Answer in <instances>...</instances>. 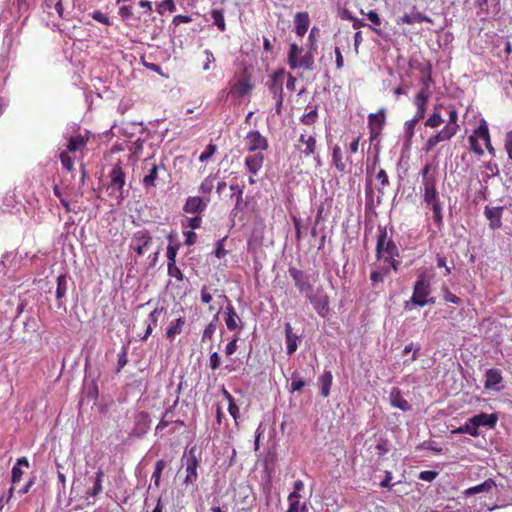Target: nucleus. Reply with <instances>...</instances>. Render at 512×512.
Segmentation results:
<instances>
[{
	"instance_id": "49530a36",
	"label": "nucleus",
	"mask_w": 512,
	"mask_h": 512,
	"mask_svg": "<svg viewBox=\"0 0 512 512\" xmlns=\"http://www.w3.org/2000/svg\"><path fill=\"white\" fill-rule=\"evenodd\" d=\"M211 17L213 19V23L218 27L221 32H224L226 29L224 14L222 10L213 9L211 11Z\"/></svg>"
},
{
	"instance_id": "603ef678",
	"label": "nucleus",
	"mask_w": 512,
	"mask_h": 512,
	"mask_svg": "<svg viewBox=\"0 0 512 512\" xmlns=\"http://www.w3.org/2000/svg\"><path fill=\"white\" fill-rule=\"evenodd\" d=\"M317 119H318V109L315 106L309 112L302 115V117L300 118V122L304 125H312L317 121Z\"/></svg>"
},
{
	"instance_id": "1a4fd4ad",
	"label": "nucleus",
	"mask_w": 512,
	"mask_h": 512,
	"mask_svg": "<svg viewBox=\"0 0 512 512\" xmlns=\"http://www.w3.org/2000/svg\"><path fill=\"white\" fill-rule=\"evenodd\" d=\"M385 109L381 108L377 113L369 115L370 141L376 140L383 129L385 123Z\"/></svg>"
},
{
	"instance_id": "09e8293b",
	"label": "nucleus",
	"mask_w": 512,
	"mask_h": 512,
	"mask_svg": "<svg viewBox=\"0 0 512 512\" xmlns=\"http://www.w3.org/2000/svg\"><path fill=\"white\" fill-rule=\"evenodd\" d=\"M443 122H444V119L442 118L440 112L438 111V108H435L434 112L426 120L425 126L430 127V128H437Z\"/></svg>"
},
{
	"instance_id": "4468645a",
	"label": "nucleus",
	"mask_w": 512,
	"mask_h": 512,
	"mask_svg": "<svg viewBox=\"0 0 512 512\" xmlns=\"http://www.w3.org/2000/svg\"><path fill=\"white\" fill-rule=\"evenodd\" d=\"M389 402L392 407L400 409L403 412H408L412 409L411 404L403 398L402 392L398 387L391 388Z\"/></svg>"
},
{
	"instance_id": "393cba45",
	"label": "nucleus",
	"mask_w": 512,
	"mask_h": 512,
	"mask_svg": "<svg viewBox=\"0 0 512 512\" xmlns=\"http://www.w3.org/2000/svg\"><path fill=\"white\" fill-rule=\"evenodd\" d=\"M431 207L433 212V220L437 227L440 229L443 226V204L439 198L426 202Z\"/></svg>"
},
{
	"instance_id": "8fccbe9b",
	"label": "nucleus",
	"mask_w": 512,
	"mask_h": 512,
	"mask_svg": "<svg viewBox=\"0 0 512 512\" xmlns=\"http://www.w3.org/2000/svg\"><path fill=\"white\" fill-rule=\"evenodd\" d=\"M128 345H123L118 353L116 372L119 373L128 363Z\"/></svg>"
},
{
	"instance_id": "69168bd1",
	"label": "nucleus",
	"mask_w": 512,
	"mask_h": 512,
	"mask_svg": "<svg viewBox=\"0 0 512 512\" xmlns=\"http://www.w3.org/2000/svg\"><path fill=\"white\" fill-rule=\"evenodd\" d=\"M217 327H215V324L214 323H209L204 331H203V334H202V342H205L206 340H210L213 338V335L216 331Z\"/></svg>"
},
{
	"instance_id": "6ab92c4d",
	"label": "nucleus",
	"mask_w": 512,
	"mask_h": 512,
	"mask_svg": "<svg viewBox=\"0 0 512 512\" xmlns=\"http://www.w3.org/2000/svg\"><path fill=\"white\" fill-rule=\"evenodd\" d=\"M472 419L477 431H479L480 427L494 428L498 421V416L495 413L487 414L482 412L473 416Z\"/></svg>"
},
{
	"instance_id": "c85d7f7f",
	"label": "nucleus",
	"mask_w": 512,
	"mask_h": 512,
	"mask_svg": "<svg viewBox=\"0 0 512 512\" xmlns=\"http://www.w3.org/2000/svg\"><path fill=\"white\" fill-rule=\"evenodd\" d=\"M28 468L29 467V461L26 457L18 458L15 465L12 468L11 471V482L12 484H16L20 482L22 476H23V470L22 468Z\"/></svg>"
},
{
	"instance_id": "4c0bfd02",
	"label": "nucleus",
	"mask_w": 512,
	"mask_h": 512,
	"mask_svg": "<svg viewBox=\"0 0 512 512\" xmlns=\"http://www.w3.org/2000/svg\"><path fill=\"white\" fill-rule=\"evenodd\" d=\"M68 276L61 274L57 277L56 298L61 300L66 296L68 290Z\"/></svg>"
},
{
	"instance_id": "72a5a7b5",
	"label": "nucleus",
	"mask_w": 512,
	"mask_h": 512,
	"mask_svg": "<svg viewBox=\"0 0 512 512\" xmlns=\"http://www.w3.org/2000/svg\"><path fill=\"white\" fill-rule=\"evenodd\" d=\"M452 434H469L473 437H478L480 432L477 431L475 423L471 418H469L464 425L452 430Z\"/></svg>"
},
{
	"instance_id": "5701e85b",
	"label": "nucleus",
	"mask_w": 512,
	"mask_h": 512,
	"mask_svg": "<svg viewBox=\"0 0 512 512\" xmlns=\"http://www.w3.org/2000/svg\"><path fill=\"white\" fill-rule=\"evenodd\" d=\"M309 16L307 12H298L294 17L295 32L298 36L303 37L309 28Z\"/></svg>"
},
{
	"instance_id": "0eeeda50",
	"label": "nucleus",
	"mask_w": 512,
	"mask_h": 512,
	"mask_svg": "<svg viewBox=\"0 0 512 512\" xmlns=\"http://www.w3.org/2000/svg\"><path fill=\"white\" fill-rule=\"evenodd\" d=\"M245 141L249 152L265 151L269 147L267 138L257 130L248 132Z\"/></svg>"
},
{
	"instance_id": "f8f14e48",
	"label": "nucleus",
	"mask_w": 512,
	"mask_h": 512,
	"mask_svg": "<svg viewBox=\"0 0 512 512\" xmlns=\"http://www.w3.org/2000/svg\"><path fill=\"white\" fill-rule=\"evenodd\" d=\"M504 208L502 206L490 207L486 206L484 209L485 217L490 221L489 227L496 230L502 227V214Z\"/></svg>"
},
{
	"instance_id": "de8ad7c7",
	"label": "nucleus",
	"mask_w": 512,
	"mask_h": 512,
	"mask_svg": "<svg viewBox=\"0 0 512 512\" xmlns=\"http://www.w3.org/2000/svg\"><path fill=\"white\" fill-rule=\"evenodd\" d=\"M217 178L216 174L208 175L200 184L199 191L204 194H209L214 188V180Z\"/></svg>"
},
{
	"instance_id": "13d9d810",
	"label": "nucleus",
	"mask_w": 512,
	"mask_h": 512,
	"mask_svg": "<svg viewBox=\"0 0 512 512\" xmlns=\"http://www.w3.org/2000/svg\"><path fill=\"white\" fill-rule=\"evenodd\" d=\"M226 239L227 237H223L222 239H219L215 243V249L213 251V254L219 259L224 258L227 255V250H225L224 248V243Z\"/></svg>"
},
{
	"instance_id": "4be33fe9",
	"label": "nucleus",
	"mask_w": 512,
	"mask_h": 512,
	"mask_svg": "<svg viewBox=\"0 0 512 512\" xmlns=\"http://www.w3.org/2000/svg\"><path fill=\"white\" fill-rule=\"evenodd\" d=\"M428 98L429 94L424 89L418 92V94L415 97L414 103L417 107V110L413 119H417L418 122L425 116L426 103L428 101Z\"/></svg>"
},
{
	"instance_id": "a211bd4d",
	"label": "nucleus",
	"mask_w": 512,
	"mask_h": 512,
	"mask_svg": "<svg viewBox=\"0 0 512 512\" xmlns=\"http://www.w3.org/2000/svg\"><path fill=\"white\" fill-rule=\"evenodd\" d=\"M422 198L423 202L426 203L430 200L439 198L437 190V178L421 182Z\"/></svg>"
},
{
	"instance_id": "b1692460",
	"label": "nucleus",
	"mask_w": 512,
	"mask_h": 512,
	"mask_svg": "<svg viewBox=\"0 0 512 512\" xmlns=\"http://www.w3.org/2000/svg\"><path fill=\"white\" fill-rule=\"evenodd\" d=\"M449 119L447 121V124L444 126V128L441 130L443 131L447 136L452 138L456 135L459 125L457 123L458 120V113L454 108H449L448 110Z\"/></svg>"
},
{
	"instance_id": "473e14b6",
	"label": "nucleus",
	"mask_w": 512,
	"mask_h": 512,
	"mask_svg": "<svg viewBox=\"0 0 512 512\" xmlns=\"http://www.w3.org/2000/svg\"><path fill=\"white\" fill-rule=\"evenodd\" d=\"M299 142L305 145V148L301 150V153L308 157L315 154L316 152V138L314 136L306 137L305 134H301Z\"/></svg>"
},
{
	"instance_id": "f704fd0d",
	"label": "nucleus",
	"mask_w": 512,
	"mask_h": 512,
	"mask_svg": "<svg viewBox=\"0 0 512 512\" xmlns=\"http://www.w3.org/2000/svg\"><path fill=\"white\" fill-rule=\"evenodd\" d=\"M376 179L380 182V186L377 187V204L382 202L384 196V188L389 185V178L384 169H380L376 175Z\"/></svg>"
},
{
	"instance_id": "37998d69",
	"label": "nucleus",
	"mask_w": 512,
	"mask_h": 512,
	"mask_svg": "<svg viewBox=\"0 0 512 512\" xmlns=\"http://www.w3.org/2000/svg\"><path fill=\"white\" fill-rule=\"evenodd\" d=\"M96 478L94 482V486L92 489L87 491V495L91 497H95L102 491V478L104 476V473L102 470H98L96 473Z\"/></svg>"
},
{
	"instance_id": "9d476101",
	"label": "nucleus",
	"mask_w": 512,
	"mask_h": 512,
	"mask_svg": "<svg viewBox=\"0 0 512 512\" xmlns=\"http://www.w3.org/2000/svg\"><path fill=\"white\" fill-rule=\"evenodd\" d=\"M152 242V236L147 230H139L134 233L131 241V248L139 255H143L145 248Z\"/></svg>"
},
{
	"instance_id": "a878e982",
	"label": "nucleus",
	"mask_w": 512,
	"mask_h": 512,
	"mask_svg": "<svg viewBox=\"0 0 512 512\" xmlns=\"http://www.w3.org/2000/svg\"><path fill=\"white\" fill-rule=\"evenodd\" d=\"M333 381L332 372L325 370L322 375L318 378V387L320 388V394L326 398L330 395V389Z\"/></svg>"
},
{
	"instance_id": "7ed1b4c3",
	"label": "nucleus",
	"mask_w": 512,
	"mask_h": 512,
	"mask_svg": "<svg viewBox=\"0 0 512 512\" xmlns=\"http://www.w3.org/2000/svg\"><path fill=\"white\" fill-rule=\"evenodd\" d=\"M303 48L298 46L296 43H292L289 47L288 52V64L291 69L304 68L305 70L314 69V56L313 50H310L301 58L298 56L302 53Z\"/></svg>"
},
{
	"instance_id": "6e6d98bb",
	"label": "nucleus",
	"mask_w": 512,
	"mask_h": 512,
	"mask_svg": "<svg viewBox=\"0 0 512 512\" xmlns=\"http://www.w3.org/2000/svg\"><path fill=\"white\" fill-rule=\"evenodd\" d=\"M475 135L481 139H483L485 142L489 143V130L486 122L482 120V122L479 124L477 129L475 130Z\"/></svg>"
},
{
	"instance_id": "f3484780",
	"label": "nucleus",
	"mask_w": 512,
	"mask_h": 512,
	"mask_svg": "<svg viewBox=\"0 0 512 512\" xmlns=\"http://www.w3.org/2000/svg\"><path fill=\"white\" fill-rule=\"evenodd\" d=\"M263 163L264 155L261 152L246 156L244 160L247 171L252 175H256L261 170Z\"/></svg>"
},
{
	"instance_id": "7c9ffc66",
	"label": "nucleus",
	"mask_w": 512,
	"mask_h": 512,
	"mask_svg": "<svg viewBox=\"0 0 512 512\" xmlns=\"http://www.w3.org/2000/svg\"><path fill=\"white\" fill-rule=\"evenodd\" d=\"M392 267L388 264H383L379 269L373 270L370 273V280L372 285L376 287L378 283H383L385 276L390 273Z\"/></svg>"
},
{
	"instance_id": "0e129e2a",
	"label": "nucleus",
	"mask_w": 512,
	"mask_h": 512,
	"mask_svg": "<svg viewBox=\"0 0 512 512\" xmlns=\"http://www.w3.org/2000/svg\"><path fill=\"white\" fill-rule=\"evenodd\" d=\"M168 275L170 277H174L178 281H182L183 277H184L180 268L177 267L176 264H173V263L171 265H168Z\"/></svg>"
},
{
	"instance_id": "5fc2aeb1",
	"label": "nucleus",
	"mask_w": 512,
	"mask_h": 512,
	"mask_svg": "<svg viewBox=\"0 0 512 512\" xmlns=\"http://www.w3.org/2000/svg\"><path fill=\"white\" fill-rule=\"evenodd\" d=\"M176 10V5L174 0H163L160 4L157 5V11L159 14H164L166 11L172 13Z\"/></svg>"
},
{
	"instance_id": "412c9836",
	"label": "nucleus",
	"mask_w": 512,
	"mask_h": 512,
	"mask_svg": "<svg viewBox=\"0 0 512 512\" xmlns=\"http://www.w3.org/2000/svg\"><path fill=\"white\" fill-rule=\"evenodd\" d=\"M207 207V203L201 197L191 196L186 199L183 210L186 213L194 214L203 212Z\"/></svg>"
},
{
	"instance_id": "f03ea898",
	"label": "nucleus",
	"mask_w": 512,
	"mask_h": 512,
	"mask_svg": "<svg viewBox=\"0 0 512 512\" xmlns=\"http://www.w3.org/2000/svg\"><path fill=\"white\" fill-rule=\"evenodd\" d=\"M431 282L425 271H421L413 287V294L409 301L405 302V308L411 309L410 305L424 307L428 304L426 298L431 294Z\"/></svg>"
},
{
	"instance_id": "20e7f679",
	"label": "nucleus",
	"mask_w": 512,
	"mask_h": 512,
	"mask_svg": "<svg viewBox=\"0 0 512 512\" xmlns=\"http://www.w3.org/2000/svg\"><path fill=\"white\" fill-rule=\"evenodd\" d=\"M283 82H284V71H276L267 82L270 93L275 100V111L276 114L280 115L283 108Z\"/></svg>"
},
{
	"instance_id": "ddd939ff",
	"label": "nucleus",
	"mask_w": 512,
	"mask_h": 512,
	"mask_svg": "<svg viewBox=\"0 0 512 512\" xmlns=\"http://www.w3.org/2000/svg\"><path fill=\"white\" fill-rule=\"evenodd\" d=\"M503 381L502 373L499 369L491 368L486 370L484 387L488 390L500 391V384Z\"/></svg>"
},
{
	"instance_id": "864d4df0",
	"label": "nucleus",
	"mask_w": 512,
	"mask_h": 512,
	"mask_svg": "<svg viewBox=\"0 0 512 512\" xmlns=\"http://www.w3.org/2000/svg\"><path fill=\"white\" fill-rule=\"evenodd\" d=\"M166 467V462L164 460H158L155 464V469L152 474V480L154 481L155 486H159L161 474L163 469Z\"/></svg>"
},
{
	"instance_id": "a19ab883",
	"label": "nucleus",
	"mask_w": 512,
	"mask_h": 512,
	"mask_svg": "<svg viewBox=\"0 0 512 512\" xmlns=\"http://www.w3.org/2000/svg\"><path fill=\"white\" fill-rule=\"evenodd\" d=\"M86 146V140L80 134L72 136L67 144V152H76Z\"/></svg>"
},
{
	"instance_id": "39448f33",
	"label": "nucleus",
	"mask_w": 512,
	"mask_h": 512,
	"mask_svg": "<svg viewBox=\"0 0 512 512\" xmlns=\"http://www.w3.org/2000/svg\"><path fill=\"white\" fill-rule=\"evenodd\" d=\"M110 184L108 189L110 190V195H116L118 199V203L124 199V187L126 184V175L120 164H116L113 166L110 174Z\"/></svg>"
},
{
	"instance_id": "ea45409f",
	"label": "nucleus",
	"mask_w": 512,
	"mask_h": 512,
	"mask_svg": "<svg viewBox=\"0 0 512 512\" xmlns=\"http://www.w3.org/2000/svg\"><path fill=\"white\" fill-rule=\"evenodd\" d=\"M332 163L335 165L336 169L339 172H344L346 169V164L343 161V154L341 148L336 145L332 151Z\"/></svg>"
},
{
	"instance_id": "9b49d317",
	"label": "nucleus",
	"mask_w": 512,
	"mask_h": 512,
	"mask_svg": "<svg viewBox=\"0 0 512 512\" xmlns=\"http://www.w3.org/2000/svg\"><path fill=\"white\" fill-rule=\"evenodd\" d=\"M151 419L147 412H139L135 416L134 426L130 435L134 437H143L150 429Z\"/></svg>"
},
{
	"instance_id": "c03bdc74",
	"label": "nucleus",
	"mask_w": 512,
	"mask_h": 512,
	"mask_svg": "<svg viewBox=\"0 0 512 512\" xmlns=\"http://www.w3.org/2000/svg\"><path fill=\"white\" fill-rule=\"evenodd\" d=\"M44 5L49 14H51L53 9L60 18H64L62 0H45Z\"/></svg>"
},
{
	"instance_id": "423d86ee",
	"label": "nucleus",
	"mask_w": 512,
	"mask_h": 512,
	"mask_svg": "<svg viewBox=\"0 0 512 512\" xmlns=\"http://www.w3.org/2000/svg\"><path fill=\"white\" fill-rule=\"evenodd\" d=\"M288 272L300 293H304L307 296L313 292V285L310 283L309 276L304 271L290 267Z\"/></svg>"
},
{
	"instance_id": "052dcab7",
	"label": "nucleus",
	"mask_w": 512,
	"mask_h": 512,
	"mask_svg": "<svg viewBox=\"0 0 512 512\" xmlns=\"http://www.w3.org/2000/svg\"><path fill=\"white\" fill-rule=\"evenodd\" d=\"M432 165L430 163H426L423 168L421 169L420 175H421V182L431 180L436 178L435 173H431Z\"/></svg>"
},
{
	"instance_id": "2eb2a0df",
	"label": "nucleus",
	"mask_w": 512,
	"mask_h": 512,
	"mask_svg": "<svg viewBox=\"0 0 512 512\" xmlns=\"http://www.w3.org/2000/svg\"><path fill=\"white\" fill-rule=\"evenodd\" d=\"M307 299L313 304L316 312L324 317L329 312V299L324 294L314 295L313 292L306 296Z\"/></svg>"
},
{
	"instance_id": "bb28decb",
	"label": "nucleus",
	"mask_w": 512,
	"mask_h": 512,
	"mask_svg": "<svg viewBox=\"0 0 512 512\" xmlns=\"http://www.w3.org/2000/svg\"><path fill=\"white\" fill-rule=\"evenodd\" d=\"M160 169L165 170L164 165H152L149 169L148 174L144 176L142 184L144 188L149 191L156 186V180L158 179V172Z\"/></svg>"
},
{
	"instance_id": "2f4dec72",
	"label": "nucleus",
	"mask_w": 512,
	"mask_h": 512,
	"mask_svg": "<svg viewBox=\"0 0 512 512\" xmlns=\"http://www.w3.org/2000/svg\"><path fill=\"white\" fill-rule=\"evenodd\" d=\"M451 138L447 136L443 131H439L436 134L430 136L423 146V150L428 153L434 149V147L443 141H448Z\"/></svg>"
},
{
	"instance_id": "6e6552de",
	"label": "nucleus",
	"mask_w": 512,
	"mask_h": 512,
	"mask_svg": "<svg viewBox=\"0 0 512 512\" xmlns=\"http://www.w3.org/2000/svg\"><path fill=\"white\" fill-rule=\"evenodd\" d=\"M199 466V460L196 457V448H191L186 457V477L184 479L185 484H193L197 478V468Z\"/></svg>"
},
{
	"instance_id": "680f3d73",
	"label": "nucleus",
	"mask_w": 512,
	"mask_h": 512,
	"mask_svg": "<svg viewBox=\"0 0 512 512\" xmlns=\"http://www.w3.org/2000/svg\"><path fill=\"white\" fill-rule=\"evenodd\" d=\"M90 15L94 20H96L104 25L110 26L112 24L109 17L106 14H104L103 12H101L100 10H95Z\"/></svg>"
},
{
	"instance_id": "79ce46f5",
	"label": "nucleus",
	"mask_w": 512,
	"mask_h": 512,
	"mask_svg": "<svg viewBox=\"0 0 512 512\" xmlns=\"http://www.w3.org/2000/svg\"><path fill=\"white\" fill-rule=\"evenodd\" d=\"M252 90V85L247 78H241L233 87V92L238 93L240 96L248 94Z\"/></svg>"
},
{
	"instance_id": "aec40b11",
	"label": "nucleus",
	"mask_w": 512,
	"mask_h": 512,
	"mask_svg": "<svg viewBox=\"0 0 512 512\" xmlns=\"http://www.w3.org/2000/svg\"><path fill=\"white\" fill-rule=\"evenodd\" d=\"M299 336L293 332L290 323L285 324V342L288 355H292L298 348Z\"/></svg>"
},
{
	"instance_id": "338daca9",
	"label": "nucleus",
	"mask_w": 512,
	"mask_h": 512,
	"mask_svg": "<svg viewBox=\"0 0 512 512\" xmlns=\"http://www.w3.org/2000/svg\"><path fill=\"white\" fill-rule=\"evenodd\" d=\"M437 476L438 472L433 470H425L420 472L419 479L426 482H432Z\"/></svg>"
},
{
	"instance_id": "cd10ccee",
	"label": "nucleus",
	"mask_w": 512,
	"mask_h": 512,
	"mask_svg": "<svg viewBox=\"0 0 512 512\" xmlns=\"http://www.w3.org/2000/svg\"><path fill=\"white\" fill-rule=\"evenodd\" d=\"M494 487H496V482L492 478H488L484 482L466 489L464 495L468 497L482 492H489Z\"/></svg>"
},
{
	"instance_id": "c9c22d12",
	"label": "nucleus",
	"mask_w": 512,
	"mask_h": 512,
	"mask_svg": "<svg viewBox=\"0 0 512 512\" xmlns=\"http://www.w3.org/2000/svg\"><path fill=\"white\" fill-rule=\"evenodd\" d=\"M184 324V317H179L175 321H172L166 330V337L169 339H173L177 334H180L182 332Z\"/></svg>"
},
{
	"instance_id": "774afa93",
	"label": "nucleus",
	"mask_w": 512,
	"mask_h": 512,
	"mask_svg": "<svg viewBox=\"0 0 512 512\" xmlns=\"http://www.w3.org/2000/svg\"><path fill=\"white\" fill-rule=\"evenodd\" d=\"M60 160H61V163H62L63 167L66 170L71 171L73 169L72 158L68 155L67 152H62L60 154Z\"/></svg>"
},
{
	"instance_id": "e2e57ef3",
	"label": "nucleus",
	"mask_w": 512,
	"mask_h": 512,
	"mask_svg": "<svg viewBox=\"0 0 512 512\" xmlns=\"http://www.w3.org/2000/svg\"><path fill=\"white\" fill-rule=\"evenodd\" d=\"M319 29L317 27H313L311 30H310V33H309V36H308V41H309V49L310 50H313V51H316L317 49V40H316V36L319 34Z\"/></svg>"
},
{
	"instance_id": "4d7b16f0",
	"label": "nucleus",
	"mask_w": 512,
	"mask_h": 512,
	"mask_svg": "<svg viewBox=\"0 0 512 512\" xmlns=\"http://www.w3.org/2000/svg\"><path fill=\"white\" fill-rule=\"evenodd\" d=\"M418 123L417 119H410L405 122L404 125V133H405V139L407 141H410L414 135V129L416 124Z\"/></svg>"
},
{
	"instance_id": "e433bc0d",
	"label": "nucleus",
	"mask_w": 512,
	"mask_h": 512,
	"mask_svg": "<svg viewBox=\"0 0 512 512\" xmlns=\"http://www.w3.org/2000/svg\"><path fill=\"white\" fill-rule=\"evenodd\" d=\"M306 386V381L300 376L298 371H293L291 374V384L289 386V392H301Z\"/></svg>"
},
{
	"instance_id": "58836bf2",
	"label": "nucleus",
	"mask_w": 512,
	"mask_h": 512,
	"mask_svg": "<svg viewBox=\"0 0 512 512\" xmlns=\"http://www.w3.org/2000/svg\"><path fill=\"white\" fill-rule=\"evenodd\" d=\"M230 189L235 192L236 203L233 212L242 210L245 205L243 201L244 185L231 184Z\"/></svg>"
},
{
	"instance_id": "dca6fc26",
	"label": "nucleus",
	"mask_w": 512,
	"mask_h": 512,
	"mask_svg": "<svg viewBox=\"0 0 512 512\" xmlns=\"http://www.w3.org/2000/svg\"><path fill=\"white\" fill-rule=\"evenodd\" d=\"M225 323L229 331L238 330L240 332L243 329L242 321L231 304L226 306Z\"/></svg>"
},
{
	"instance_id": "c756f323",
	"label": "nucleus",
	"mask_w": 512,
	"mask_h": 512,
	"mask_svg": "<svg viewBox=\"0 0 512 512\" xmlns=\"http://www.w3.org/2000/svg\"><path fill=\"white\" fill-rule=\"evenodd\" d=\"M397 22L411 25L420 22L432 23V19L421 12H416L413 14H404Z\"/></svg>"
},
{
	"instance_id": "bf43d9fd",
	"label": "nucleus",
	"mask_w": 512,
	"mask_h": 512,
	"mask_svg": "<svg viewBox=\"0 0 512 512\" xmlns=\"http://www.w3.org/2000/svg\"><path fill=\"white\" fill-rule=\"evenodd\" d=\"M217 150V147L216 145L214 144H208L204 150V152L201 153V155L199 156V161L200 162H206L208 161L212 156L213 154L216 152Z\"/></svg>"
},
{
	"instance_id": "a18cd8bd",
	"label": "nucleus",
	"mask_w": 512,
	"mask_h": 512,
	"mask_svg": "<svg viewBox=\"0 0 512 512\" xmlns=\"http://www.w3.org/2000/svg\"><path fill=\"white\" fill-rule=\"evenodd\" d=\"M174 235L171 233L168 235V240L170 241V244L167 246V259H168V265L176 264V256L179 249V245H172L171 242L173 241Z\"/></svg>"
},
{
	"instance_id": "3c124183",
	"label": "nucleus",
	"mask_w": 512,
	"mask_h": 512,
	"mask_svg": "<svg viewBox=\"0 0 512 512\" xmlns=\"http://www.w3.org/2000/svg\"><path fill=\"white\" fill-rule=\"evenodd\" d=\"M300 498V494L291 492L288 496L289 507L286 512H298L301 505Z\"/></svg>"
},
{
	"instance_id": "f257e3e1",
	"label": "nucleus",
	"mask_w": 512,
	"mask_h": 512,
	"mask_svg": "<svg viewBox=\"0 0 512 512\" xmlns=\"http://www.w3.org/2000/svg\"><path fill=\"white\" fill-rule=\"evenodd\" d=\"M378 237L376 244V258L383 260L384 264H388L394 271L398 270L400 261L396 259L399 257V249L391 237H388L386 228L378 227Z\"/></svg>"
}]
</instances>
